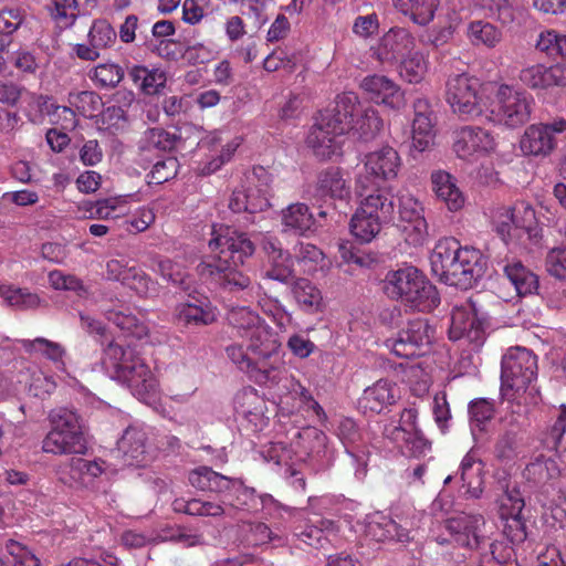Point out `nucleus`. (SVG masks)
Masks as SVG:
<instances>
[{
    "mask_svg": "<svg viewBox=\"0 0 566 566\" xmlns=\"http://www.w3.org/2000/svg\"><path fill=\"white\" fill-rule=\"evenodd\" d=\"M227 321L240 337L247 339L245 346L233 343L224 348L231 363L258 384L279 382L280 344L271 328L247 306L230 308Z\"/></svg>",
    "mask_w": 566,
    "mask_h": 566,
    "instance_id": "f257e3e1",
    "label": "nucleus"
},
{
    "mask_svg": "<svg viewBox=\"0 0 566 566\" xmlns=\"http://www.w3.org/2000/svg\"><path fill=\"white\" fill-rule=\"evenodd\" d=\"M209 248L211 251L219 250V254L211 255L197 265L196 270L201 280L230 293L248 290L251 286L250 276L237 269L255 250L247 233L228 226H213Z\"/></svg>",
    "mask_w": 566,
    "mask_h": 566,
    "instance_id": "f03ea898",
    "label": "nucleus"
},
{
    "mask_svg": "<svg viewBox=\"0 0 566 566\" xmlns=\"http://www.w3.org/2000/svg\"><path fill=\"white\" fill-rule=\"evenodd\" d=\"M537 358L527 348H510L501 361V395L512 408V422L522 424L526 415L538 406Z\"/></svg>",
    "mask_w": 566,
    "mask_h": 566,
    "instance_id": "7ed1b4c3",
    "label": "nucleus"
},
{
    "mask_svg": "<svg viewBox=\"0 0 566 566\" xmlns=\"http://www.w3.org/2000/svg\"><path fill=\"white\" fill-rule=\"evenodd\" d=\"M430 264L440 282L468 290L484 276L488 259L478 249L462 248L454 239H442L431 253Z\"/></svg>",
    "mask_w": 566,
    "mask_h": 566,
    "instance_id": "20e7f679",
    "label": "nucleus"
},
{
    "mask_svg": "<svg viewBox=\"0 0 566 566\" xmlns=\"http://www.w3.org/2000/svg\"><path fill=\"white\" fill-rule=\"evenodd\" d=\"M188 481L197 490L223 495L230 500V506L243 511L255 512L259 510V503L271 516L283 517L284 513L291 515L294 511L283 506L270 494L256 495L255 490L247 486L242 479L223 475L206 465L193 469L188 475Z\"/></svg>",
    "mask_w": 566,
    "mask_h": 566,
    "instance_id": "39448f33",
    "label": "nucleus"
},
{
    "mask_svg": "<svg viewBox=\"0 0 566 566\" xmlns=\"http://www.w3.org/2000/svg\"><path fill=\"white\" fill-rule=\"evenodd\" d=\"M355 193L358 207L349 229L356 239L368 243L379 233L382 223L395 219L394 189L376 185L368 176H357Z\"/></svg>",
    "mask_w": 566,
    "mask_h": 566,
    "instance_id": "423d86ee",
    "label": "nucleus"
},
{
    "mask_svg": "<svg viewBox=\"0 0 566 566\" xmlns=\"http://www.w3.org/2000/svg\"><path fill=\"white\" fill-rule=\"evenodd\" d=\"M102 361L111 377L125 385L138 399L145 400L155 391L156 379L130 346L109 342L103 350Z\"/></svg>",
    "mask_w": 566,
    "mask_h": 566,
    "instance_id": "0eeeda50",
    "label": "nucleus"
},
{
    "mask_svg": "<svg viewBox=\"0 0 566 566\" xmlns=\"http://www.w3.org/2000/svg\"><path fill=\"white\" fill-rule=\"evenodd\" d=\"M384 291L391 300L419 312H431L440 304L436 286L412 265L389 271L384 280Z\"/></svg>",
    "mask_w": 566,
    "mask_h": 566,
    "instance_id": "6e6552de",
    "label": "nucleus"
},
{
    "mask_svg": "<svg viewBox=\"0 0 566 566\" xmlns=\"http://www.w3.org/2000/svg\"><path fill=\"white\" fill-rule=\"evenodd\" d=\"M354 93H344L337 96L333 108L319 113L306 143L313 149L315 156L325 159L335 155L339 148L338 138L347 133L348 122L346 114L353 107Z\"/></svg>",
    "mask_w": 566,
    "mask_h": 566,
    "instance_id": "1a4fd4ad",
    "label": "nucleus"
},
{
    "mask_svg": "<svg viewBox=\"0 0 566 566\" xmlns=\"http://www.w3.org/2000/svg\"><path fill=\"white\" fill-rule=\"evenodd\" d=\"M51 430L42 441V450L52 454L84 453L86 441L80 417L67 408H55L49 415Z\"/></svg>",
    "mask_w": 566,
    "mask_h": 566,
    "instance_id": "9d476101",
    "label": "nucleus"
},
{
    "mask_svg": "<svg viewBox=\"0 0 566 566\" xmlns=\"http://www.w3.org/2000/svg\"><path fill=\"white\" fill-rule=\"evenodd\" d=\"M446 99L458 116L472 119L488 112L482 84L469 74H455L446 84Z\"/></svg>",
    "mask_w": 566,
    "mask_h": 566,
    "instance_id": "9b49d317",
    "label": "nucleus"
},
{
    "mask_svg": "<svg viewBox=\"0 0 566 566\" xmlns=\"http://www.w3.org/2000/svg\"><path fill=\"white\" fill-rule=\"evenodd\" d=\"M533 103V97L526 92L502 84L496 91L494 103L488 108L486 117L496 124L515 128L530 120Z\"/></svg>",
    "mask_w": 566,
    "mask_h": 566,
    "instance_id": "f8f14e48",
    "label": "nucleus"
},
{
    "mask_svg": "<svg viewBox=\"0 0 566 566\" xmlns=\"http://www.w3.org/2000/svg\"><path fill=\"white\" fill-rule=\"evenodd\" d=\"M270 175L260 167L247 177V185L235 188L229 208L235 213L255 214L270 207Z\"/></svg>",
    "mask_w": 566,
    "mask_h": 566,
    "instance_id": "ddd939ff",
    "label": "nucleus"
},
{
    "mask_svg": "<svg viewBox=\"0 0 566 566\" xmlns=\"http://www.w3.org/2000/svg\"><path fill=\"white\" fill-rule=\"evenodd\" d=\"M450 339H464L473 348H479L485 340V317L478 307V302L468 298L453 307L451 314Z\"/></svg>",
    "mask_w": 566,
    "mask_h": 566,
    "instance_id": "4468645a",
    "label": "nucleus"
},
{
    "mask_svg": "<svg viewBox=\"0 0 566 566\" xmlns=\"http://www.w3.org/2000/svg\"><path fill=\"white\" fill-rule=\"evenodd\" d=\"M560 136H566L564 118L532 124L524 130L520 139V149L524 156L544 158L554 151Z\"/></svg>",
    "mask_w": 566,
    "mask_h": 566,
    "instance_id": "2eb2a0df",
    "label": "nucleus"
},
{
    "mask_svg": "<svg viewBox=\"0 0 566 566\" xmlns=\"http://www.w3.org/2000/svg\"><path fill=\"white\" fill-rule=\"evenodd\" d=\"M434 337V328L426 318H415L408 322L398 336L386 342L387 347L401 358H413L426 354Z\"/></svg>",
    "mask_w": 566,
    "mask_h": 566,
    "instance_id": "dca6fc26",
    "label": "nucleus"
},
{
    "mask_svg": "<svg viewBox=\"0 0 566 566\" xmlns=\"http://www.w3.org/2000/svg\"><path fill=\"white\" fill-rule=\"evenodd\" d=\"M179 318L195 326L211 325L218 318L217 307L209 297L187 284L185 279L179 280Z\"/></svg>",
    "mask_w": 566,
    "mask_h": 566,
    "instance_id": "f3484780",
    "label": "nucleus"
},
{
    "mask_svg": "<svg viewBox=\"0 0 566 566\" xmlns=\"http://www.w3.org/2000/svg\"><path fill=\"white\" fill-rule=\"evenodd\" d=\"M495 149L493 135L479 126H462L453 132V151L467 161H475Z\"/></svg>",
    "mask_w": 566,
    "mask_h": 566,
    "instance_id": "a211bd4d",
    "label": "nucleus"
},
{
    "mask_svg": "<svg viewBox=\"0 0 566 566\" xmlns=\"http://www.w3.org/2000/svg\"><path fill=\"white\" fill-rule=\"evenodd\" d=\"M401 165L398 151L394 147L385 145L365 156V172L358 176H368L376 185L389 187L385 184L398 177Z\"/></svg>",
    "mask_w": 566,
    "mask_h": 566,
    "instance_id": "6ab92c4d",
    "label": "nucleus"
},
{
    "mask_svg": "<svg viewBox=\"0 0 566 566\" xmlns=\"http://www.w3.org/2000/svg\"><path fill=\"white\" fill-rule=\"evenodd\" d=\"M398 202L399 219L407 223L403 227V231L408 233L407 240L413 245L422 244L428 235V223L421 202L410 193L400 195Z\"/></svg>",
    "mask_w": 566,
    "mask_h": 566,
    "instance_id": "aec40b11",
    "label": "nucleus"
},
{
    "mask_svg": "<svg viewBox=\"0 0 566 566\" xmlns=\"http://www.w3.org/2000/svg\"><path fill=\"white\" fill-rule=\"evenodd\" d=\"M117 450L124 464L129 467H145L153 459L146 432L135 426H129L124 431L117 442Z\"/></svg>",
    "mask_w": 566,
    "mask_h": 566,
    "instance_id": "412c9836",
    "label": "nucleus"
},
{
    "mask_svg": "<svg viewBox=\"0 0 566 566\" xmlns=\"http://www.w3.org/2000/svg\"><path fill=\"white\" fill-rule=\"evenodd\" d=\"M484 525L482 515L460 514L446 521V528L453 542L468 548H479L484 536L481 527Z\"/></svg>",
    "mask_w": 566,
    "mask_h": 566,
    "instance_id": "4be33fe9",
    "label": "nucleus"
},
{
    "mask_svg": "<svg viewBox=\"0 0 566 566\" xmlns=\"http://www.w3.org/2000/svg\"><path fill=\"white\" fill-rule=\"evenodd\" d=\"M346 122H348V130L357 138L365 142L376 137L382 127V120L378 112L371 106H363L357 96L354 94L353 107L348 108Z\"/></svg>",
    "mask_w": 566,
    "mask_h": 566,
    "instance_id": "5701e85b",
    "label": "nucleus"
},
{
    "mask_svg": "<svg viewBox=\"0 0 566 566\" xmlns=\"http://www.w3.org/2000/svg\"><path fill=\"white\" fill-rule=\"evenodd\" d=\"M360 86L375 103L392 109H399L405 105V96L400 87L387 76L376 74L366 76Z\"/></svg>",
    "mask_w": 566,
    "mask_h": 566,
    "instance_id": "b1692460",
    "label": "nucleus"
},
{
    "mask_svg": "<svg viewBox=\"0 0 566 566\" xmlns=\"http://www.w3.org/2000/svg\"><path fill=\"white\" fill-rule=\"evenodd\" d=\"M415 118L412 122V148L424 151L434 138V113L424 98H418L413 103Z\"/></svg>",
    "mask_w": 566,
    "mask_h": 566,
    "instance_id": "393cba45",
    "label": "nucleus"
},
{
    "mask_svg": "<svg viewBox=\"0 0 566 566\" xmlns=\"http://www.w3.org/2000/svg\"><path fill=\"white\" fill-rule=\"evenodd\" d=\"M415 40L410 32L403 28L390 29L377 49V57L382 63H395L402 60L413 48Z\"/></svg>",
    "mask_w": 566,
    "mask_h": 566,
    "instance_id": "a878e982",
    "label": "nucleus"
},
{
    "mask_svg": "<svg viewBox=\"0 0 566 566\" xmlns=\"http://www.w3.org/2000/svg\"><path fill=\"white\" fill-rule=\"evenodd\" d=\"M365 536L375 542L408 541V530L398 524L390 516L376 512L366 517Z\"/></svg>",
    "mask_w": 566,
    "mask_h": 566,
    "instance_id": "bb28decb",
    "label": "nucleus"
},
{
    "mask_svg": "<svg viewBox=\"0 0 566 566\" xmlns=\"http://www.w3.org/2000/svg\"><path fill=\"white\" fill-rule=\"evenodd\" d=\"M512 408H507V412L503 419L505 430L502 431L493 446V455L501 463H510L517 457L518 433L528 424V416L522 424L512 422Z\"/></svg>",
    "mask_w": 566,
    "mask_h": 566,
    "instance_id": "cd10ccee",
    "label": "nucleus"
},
{
    "mask_svg": "<svg viewBox=\"0 0 566 566\" xmlns=\"http://www.w3.org/2000/svg\"><path fill=\"white\" fill-rule=\"evenodd\" d=\"M350 187L344 178L343 171L337 167H329L322 170L317 175L314 196L319 199H338L345 200L349 198Z\"/></svg>",
    "mask_w": 566,
    "mask_h": 566,
    "instance_id": "c85d7f7f",
    "label": "nucleus"
},
{
    "mask_svg": "<svg viewBox=\"0 0 566 566\" xmlns=\"http://www.w3.org/2000/svg\"><path fill=\"white\" fill-rule=\"evenodd\" d=\"M398 397V388L389 380L380 379L364 390L359 398V407L365 411L379 413L394 405Z\"/></svg>",
    "mask_w": 566,
    "mask_h": 566,
    "instance_id": "c756f323",
    "label": "nucleus"
},
{
    "mask_svg": "<svg viewBox=\"0 0 566 566\" xmlns=\"http://www.w3.org/2000/svg\"><path fill=\"white\" fill-rule=\"evenodd\" d=\"M514 218V233L521 238L526 235L532 244H538L543 238L542 228L536 220L535 210L526 201H517L512 206Z\"/></svg>",
    "mask_w": 566,
    "mask_h": 566,
    "instance_id": "7c9ffc66",
    "label": "nucleus"
},
{
    "mask_svg": "<svg viewBox=\"0 0 566 566\" xmlns=\"http://www.w3.org/2000/svg\"><path fill=\"white\" fill-rule=\"evenodd\" d=\"M283 232H292L304 235L313 230L316 220L307 205L302 202L291 203L281 211Z\"/></svg>",
    "mask_w": 566,
    "mask_h": 566,
    "instance_id": "2f4dec72",
    "label": "nucleus"
},
{
    "mask_svg": "<svg viewBox=\"0 0 566 566\" xmlns=\"http://www.w3.org/2000/svg\"><path fill=\"white\" fill-rule=\"evenodd\" d=\"M482 471V462L469 451L460 463L459 473L462 486L467 488L465 494L470 499H479L483 493Z\"/></svg>",
    "mask_w": 566,
    "mask_h": 566,
    "instance_id": "473e14b6",
    "label": "nucleus"
},
{
    "mask_svg": "<svg viewBox=\"0 0 566 566\" xmlns=\"http://www.w3.org/2000/svg\"><path fill=\"white\" fill-rule=\"evenodd\" d=\"M432 189L437 197L446 202L451 211L462 208L464 198L457 187L454 178L446 171H436L431 175Z\"/></svg>",
    "mask_w": 566,
    "mask_h": 566,
    "instance_id": "72a5a7b5",
    "label": "nucleus"
},
{
    "mask_svg": "<svg viewBox=\"0 0 566 566\" xmlns=\"http://www.w3.org/2000/svg\"><path fill=\"white\" fill-rule=\"evenodd\" d=\"M395 8L418 25H428L434 18L439 0H392Z\"/></svg>",
    "mask_w": 566,
    "mask_h": 566,
    "instance_id": "f704fd0d",
    "label": "nucleus"
},
{
    "mask_svg": "<svg viewBox=\"0 0 566 566\" xmlns=\"http://www.w3.org/2000/svg\"><path fill=\"white\" fill-rule=\"evenodd\" d=\"M504 274L515 287L517 295L525 296L535 293L538 289V277L520 261L506 263Z\"/></svg>",
    "mask_w": 566,
    "mask_h": 566,
    "instance_id": "c9c22d12",
    "label": "nucleus"
},
{
    "mask_svg": "<svg viewBox=\"0 0 566 566\" xmlns=\"http://www.w3.org/2000/svg\"><path fill=\"white\" fill-rule=\"evenodd\" d=\"M105 317L127 336L140 339L148 333L144 321L134 315L128 308L106 310Z\"/></svg>",
    "mask_w": 566,
    "mask_h": 566,
    "instance_id": "e433bc0d",
    "label": "nucleus"
},
{
    "mask_svg": "<svg viewBox=\"0 0 566 566\" xmlns=\"http://www.w3.org/2000/svg\"><path fill=\"white\" fill-rule=\"evenodd\" d=\"M559 468L555 460L538 457L530 462L525 470V479L534 485H546L559 476Z\"/></svg>",
    "mask_w": 566,
    "mask_h": 566,
    "instance_id": "4c0bfd02",
    "label": "nucleus"
},
{
    "mask_svg": "<svg viewBox=\"0 0 566 566\" xmlns=\"http://www.w3.org/2000/svg\"><path fill=\"white\" fill-rule=\"evenodd\" d=\"M129 76L135 85L147 95L159 93L165 86L166 75L159 70H149L146 66L135 65L129 71Z\"/></svg>",
    "mask_w": 566,
    "mask_h": 566,
    "instance_id": "58836bf2",
    "label": "nucleus"
},
{
    "mask_svg": "<svg viewBox=\"0 0 566 566\" xmlns=\"http://www.w3.org/2000/svg\"><path fill=\"white\" fill-rule=\"evenodd\" d=\"M293 261L304 274L313 275L324 266V254L314 244L301 242L294 248Z\"/></svg>",
    "mask_w": 566,
    "mask_h": 566,
    "instance_id": "ea45409f",
    "label": "nucleus"
},
{
    "mask_svg": "<svg viewBox=\"0 0 566 566\" xmlns=\"http://www.w3.org/2000/svg\"><path fill=\"white\" fill-rule=\"evenodd\" d=\"M468 38L473 45L495 48L502 41V32L488 21H473L468 27Z\"/></svg>",
    "mask_w": 566,
    "mask_h": 566,
    "instance_id": "a19ab883",
    "label": "nucleus"
},
{
    "mask_svg": "<svg viewBox=\"0 0 566 566\" xmlns=\"http://www.w3.org/2000/svg\"><path fill=\"white\" fill-rule=\"evenodd\" d=\"M556 232L562 238V243H566V224H556ZM547 272L559 280L566 279V244L551 249L545 259Z\"/></svg>",
    "mask_w": 566,
    "mask_h": 566,
    "instance_id": "79ce46f5",
    "label": "nucleus"
},
{
    "mask_svg": "<svg viewBox=\"0 0 566 566\" xmlns=\"http://www.w3.org/2000/svg\"><path fill=\"white\" fill-rule=\"evenodd\" d=\"M470 428L474 436L476 431L483 432L486 424L493 419L495 413L493 400L476 398L468 407Z\"/></svg>",
    "mask_w": 566,
    "mask_h": 566,
    "instance_id": "37998d69",
    "label": "nucleus"
},
{
    "mask_svg": "<svg viewBox=\"0 0 566 566\" xmlns=\"http://www.w3.org/2000/svg\"><path fill=\"white\" fill-rule=\"evenodd\" d=\"M21 344L23 349L30 355L40 354L54 364H64L63 357L65 355V349L59 343L49 340L44 337H36L34 339H24Z\"/></svg>",
    "mask_w": 566,
    "mask_h": 566,
    "instance_id": "c03bdc74",
    "label": "nucleus"
},
{
    "mask_svg": "<svg viewBox=\"0 0 566 566\" xmlns=\"http://www.w3.org/2000/svg\"><path fill=\"white\" fill-rule=\"evenodd\" d=\"M491 222L496 231V233L501 237L502 241L505 244L513 243L514 237V218L512 206H496L491 210Z\"/></svg>",
    "mask_w": 566,
    "mask_h": 566,
    "instance_id": "a18cd8bd",
    "label": "nucleus"
},
{
    "mask_svg": "<svg viewBox=\"0 0 566 566\" xmlns=\"http://www.w3.org/2000/svg\"><path fill=\"white\" fill-rule=\"evenodd\" d=\"M480 566H520L512 545L494 542L490 545V553L483 554Z\"/></svg>",
    "mask_w": 566,
    "mask_h": 566,
    "instance_id": "49530a36",
    "label": "nucleus"
},
{
    "mask_svg": "<svg viewBox=\"0 0 566 566\" xmlns=\"http://www.w3.org/2000/svg\"><path fill=\"white\" fill-rule=\"evenodd\" d=\"M427 69L428 62L424 55L420 52H415L401 60L399 75L403 81L410 84H417L423 80Z\"/></svg>",
    "mask_w": 566,
    "mask_h": 566,
    "instance_id": "de8ad7c7",
    "label": "nucleus"
},
{
    "mask_svg": "<svg viewBox=\"0 0 566 566\" xmlns=\"http://www.w3.org/2000/svg\"><path fill=\"white\" fill-rule=\"evenodd\" d=\"M105 462L102 460L73 459L71 462V476L78 479L83 485L91 484L105 471Z\"/></svg>",
    "mask_w": 566,
    "mask_h": 566,
    "instance_id": "09e8293b",
    "label": "nucleus"
},
{
    "mask_svg": "<svg viewBox=\"0 0 566 566\" xmlns=\"http://www.w3.org/2000/svg\"><path fill=\"white\" fill-rule=\"evenodd\" d=\"M268 269L265 276L282 283H286L293 276V256L284 251L266 259Z\"/></svg>",
    "mask_w": 566,
    "mask_h": 566,
    "instance_id": "8fccbe9b",
    "label": "nucleus"
},
{
    "mask_svg": "<svg viewBox=\"0 0 566 566\" xmlns=\"http://www.w3.org/2000/svg\"><path fill=\"white\" fill-rule=\"evenodd\" d=\"M0 296L3 297L9 305L19 310L35 308L40 304L38 294L31 293L27 289L13 287L11 285H0Z\"/></svg>",
    "mask_w": 566,
    "mask_h": 566,
    "instance_id": "3c124183",
    "label": "nucleus"
},
{
    "mask_svg": "<svg viewBox=\"0 0 566 566\" xmlns=\"http://www.w3.org/2000/svg\"><path fill=\"white\" fill-rule=\"evenodd\" d=\"M476 7L489 12V15L502 24H510L515 20L514 0H472Z\"/></svg>",
    "mask_w": 566,
    "mask_h": 566,
    "instance_id": "603ef678",
    "label": "nucleus"
},
{
    "mask_svg": "<svg viewBox=\"0 0 566 566\" xmlns=\"http://www.w3.org/2000/svg\"><path fill=\"white\" fill-rule=\"evenodd\" d=\"M50 15L62 28L72 27L78 17L77 0H52Z\"/></svg>",
    "mask_w": 566,
    "mask_h": 566,
    "instance_id": "864d4df0",
    "label": "nucleus"
},
{
    "mask_svg": "<svg viewBox=\"0 0 566 566\" xmlns=\"http://www.w3.org/2000/svg\"><path fill=\"white\" fill-rule=\"evenodd\" d=\"M503 493L499 497L500 513L502 517L520 516L524 509L525 502L520 490L510 483L502 485Z\"/></svg>",
    "mask_w": 566,
    "mask_h": 566,
    "instance_id": "5fc2aeb1",
    "label": "nucleus"
},
{
    "mask_svg": "<svg viewBox=\"0 0 566 566\" xmlns=\"http://www.w3.org/2000/svg\"><path fill=\"white\" fill-rule=\"evenodd\" d=\"M69 102L82 116L87 118L94 117L103 105L101 96L92 91H83L75 94L71 93Z\"/></svg>",
    "mask_w": 566,
    "mask_h": 566,
    "instance_id": "6e6d98bb",
    "label": "nucleus"
},
{
    "mask_svg": "<svg viewBox=\"0 0 566 566\" xmlns=\"http://www.w3.org/2000/svg\"><path fill=\"white\" fill-rule=\"evenodd\" d=\"M298 438L301 440L300 443L304 444L307 458L321 460L326 457L327 437L322 431L314 428L306 429L298 433Z\"/></svg>",
    "mask_w": 566,
    "mask_h": 566,
    "instance_id": "4d7b16f0",
    "label": "nucleus"
},
{
    "mask_svg": "<svg viewBox=\"0 0 566 566\" xmlns=\"http://www.w3.org/2000/svg\"><path fill=\"white\" fill-rule=\"evenodd\" d=\"M292 291L296 302L303 308L313 310L318 307L322 300L321 292L307 279H297Z\"/></svg>",
    "mask_w": 566,
    "mask_h": 566,
    "instance_id": "13d9d810",
    "label": "nucleus"
},
{
    "mask_svg": "<svg viewBox=\"0 0 566 566\" xmlns=\"http://www.w3.org/2000/svg\"><path fill=\"white\" fill-rule=\"evenodd\" d=\"M87 38L93 48L103 50L115 43L116 32L106 20L99 19L93 22Z\"/></svg>",
    "mask_w": 566,
    "mask_h": 566,
    "instance_id": "bf43d9fd",
    "label": "nucleus"
},
{
    "mask_svg": "<svg viewBox=\"0 0 566 566\" xmlns=\"http://www.w3.org/2000/svg\"><path fill=\"white\" fill-rule=\"evenodd\" d=\"M124 77V70L113 63H103L94 67L91 75L92 81L98 87L108 88L115 87Z\"/></svg>",
    "mask_w": 566,
    "mask_h": 566,
    "instance_id": "052dcab7",
    "label": "nucleus"
},
{
    "mask_svg": "<svg viewBox=\"0 0 566 566\" xmlns=\"http://www.w3.org/2000/svg\"><path fill=\"white\" fill-rule=\"evenodd\" d=\"M99 122L102 129L116 134L125 128L127 123L126 113L123 107L112 105L102 111Z\"/></svg>",
    "mask_w": 566,
    "mask_h": 566,
    "instance_id": "680f3d73",
    "label": "nucleus"
},
{
    "mask_svg": "<svg viewBox=\"0 0 566 566\" xmlns=\"http://www.w3.org/2000/svg\"><path fill=\"white\" fill-rule=\"evenodd\" d=\"M184 512L193 516L218 517L222 516L226 510L220 503L192 499L186 502Z\"/></svg>",
    "mask_w": 566,
    "mask_h": 566,
    "instance_id": "e2e57ef3",
    "label": "nucleus"
},
{
    "mask_svg": "<svg viewBox=\"0 0 566 566\" xmlns=\"http://www.w3.org/2000/svg\"><path fill=\"white\" fill-rule=\"evenodd\" d=\"M4 548L12 557L13 566H40L39 558L21 543L9 539L6 542Z\"/></svg>",
    "mask_w": 566,
    "mask_h": 566,
    "instance_id": "0e129e2a",
    "label": "nucleus"
},
{
    "mask_svg": "<svg viewBox=\"0 0 566 566\" xmlns=\"http://www.w3.org/2000/svg\"><path fill=\"white\" fill-rule=\"evenodd\" d=\"M120 208L122 207L116 205L115 199L112 198L98 200L95 203H85V210L90 212L88 218L92 219L108 220L119 218L120 212L118 210H120Z\"/></svg>",
    "mask_w": 566,
    "mask_h": 566,
    "instance_id": "69168bd1",
    "label": "nucleus"
},
{
    "mask_svg": "<svg viewBox=\"0 0 566 566\" xmlns=\"http://www.w3.org/2000/svg\"><path fill=\"white\" fill-rule=\"evenodd\" d=\"M177 176V159L168 158L166 160H159L148 174V182L160 185L168 181L170 178Z\"/></svg>",
    "mask_w": 566,
    "mask_h": 566,
    "instance_id": "338daca9",
    "label": "nucleus"
},
{
    "mask_svg": "<svg viewBox=\"0 0 566 566\" xmlns=\"http://www.w3.org/2000/svg\"><path fill=\"white\" fill-rule=\"evenodd\" d=\"M259 304L264 314L273 318V322L281 328L285 327L291 321V315L285 307L275 298L263 297Z\"/></svg>",
    "mask_w": 566,
    "mask_h": 566,
    "instance_id": "774afa93",
    "label": "nucleus"
}]
</instances>
